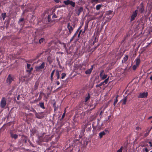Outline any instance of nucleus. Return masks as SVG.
<instances>
[{
  "label": "nucleus",
  "instance_id": "f257e3e1",
  "mask_svg": "<svg viewBox=\"0 0 152 152\" xmlns=\"http://www.w3.org/2000/svg\"><path fill=\"white\" fill-rule=\"evenodd\" d=\"M7 104L6 99L4 97H3L0 102V107L1 108H4Z\"/></svg>",
  "mask_w": 152,
  "mask_h": 152
},
{
  "label": "nucleus",
  "instance_id": "f03ea898",
  "mask_svg": "<svg viewBox=\"0 0 152 152\" xmlns=\"http://www.w3.org/2000/svg\"><path fill=\"white\" fill-rule=\"evenodd\" d=\"M45 66V63L43 62L39 66H36L35 67L36 70L37 71H39L41 70L44 68Z\"/></svg>",
  "mask_w": 152,
  "mask_h": 152
},
{
  "label": "nucleus",
  "instance_id": "7ed1b4c3",
  "mask_svg": "<svg viewBox=\"0 0 152 152\" xmlns=\"http://www.w3.org/2000/svg\"><path fill=\"white\" fill-rule=\"evenodd\" d=\"M67 28L69 30V34H70L73 31V29L74 28V26L73 27L70 24V23H68L67 25Z\"/></svg>",
  "mask_w": 152,
  "mask_h": 152
},
{
  "label": "nucleus",
  "instance_id": "20e7f679",
  "mask_svg": "<svg viewBox=\"0 0 152 152\" xmlns=\"http://www.w3.org/2000/svg\"><path fill=\"white\" fill-rule=\"evenodd\" d=\"M137 14V10H136L133 13L130 18V21H132L134 20Z\"/></svg>",
  "mask_w": 152,
  "mask_h": 152
},
{
  "label": "nucleus",
  "instance_id": "39448f33",
  "mask_svg": "<svg viewBox=\"0 0 152 152\" xmlns=\"http://www.w3.org/2000/svg\"><path fill=\"white\" fill-rule=\"evenodd\" d=\"M148 95L147 92L140 93L138 96L139 98H144L147 97Z\"/></svg>",
  "mask_w": 152,
  "mask_h": 152
},
{
  "label": "nucleus",
  "instance_id": "423d86ee",
  "mask_svg": "<svg viewBox=\"0 0 152 152\" xmlns=\"http://www.w3.org/2000/svg\"><path fill=\"white\" fill-rule=\"evenodd\" d=\"M13 80V76L9 75L7 78V82L9 84H10Z\"/></svg>",
  "mask_w": 152,
  "mask_h": 152
},
{
  "label": "nucleus",
  "instance_id": "0eeeda50",
  "mask_svg": "<svg viewBox=\"0 0 152 152\" xmlns=\"http://www.w3.org/2000/svg\"><path fill=\"white\" fill-rule=\"evenodd\" d=\"M93 65H92L91 68L88 69L85 72V74L86 75L90 74L93 70Z\"/></svg>",
  "mask_w": 152,
  "mask_h": 152
},
{
  "label": "nucleus",
  "instance_id": "6e6552de",
  "mask_svg": "<svg viewBox=\"0 0 152 152\" xmlns=\"http://www.w3.org/2000/svg\"><path fill=\"white\" fill-rule=\"evenodd\" d=\"M140 58L139 57H137L135 60V65L139 66L140 63Z\"/></svg>",
  "mask_w": 152,
  "mask_h": 152
},
{
  "label": "nucleus",
  "instance_id": "1a4fd4ad",
  "mask_svg": "<svg viewBox=\"0 0 152 152\" xmlns=\"http://www.w3.org/2000/svg\"><path fill=\"white\" fill-rule=\"evenodd\" d=\"M56 75L57 76V79L58 80L60 78V71L58 70L56 71Z\"/></svg>",
  "mask_w": 152,
  "mask_h": 152
},
{
  "label": "nucleus",
  "instance_id": "9d476101",
  "mask_svg": "<svg viewBox=\"0 0 152 152\" xmlns=\"http://www.w3.org/2000/svg\"><path fill=\"white\" fill-rule=\"evenodd\" d=\"M106 134V133L104 131H103L102 132L99 133V135L100 138H101L104 135Z\"/></svg>",
  "mask_w": 152,
  "mask_h": 152
},
{
  "label": "nucleus",
  "instance_id": "9b49d317",
  "mask_svg": "<svg viewBox=\"0 0 152 152\" xmlns=\"http://www.w3.org/2000/svg\"><path fill=\"white\" fill-rule=\"evenodd\" d=\"M31 64H27V67L28 69H29V70H28V71L30 72L33 69V68L32 67H31Z\"/></svg>",
  "mask_w": 152,
  "mask_h": 152
},
{
  "label": "nucleus",
  "instance_id": "f8f14e48",
  "mask_svg": "<svg viewBox=\"0 0 152 152\" xmlns=\"http://www.w3.org/2000/svg\"><path fill=\"white\" fill-rule=\"evenodd\" d=\"M11 137L12 138L16 139L18 138V135L16 134H14L12 133H11Z\"/></svg>",
  "mask_w": 152,
  "mask_h": 152
},
{
  "label": "nucleus",
  "instance_id": "ddd939ff",
  "mask_svg": "<svg viewBox=\"0 0 152 152\" xmlns=\"http://www.w3.org/2000/svg\"><path fill=\"white\" fill-rule=\"evenodd\" d=\"M83 11V8L82 7H80L78 10L77 13L78 15H79L80 12H82Z\"/></svg>",
  "mask_w": 152,
  "mask_h": 152
},
{
  "label": "nucleus",
  "instance_id": "4468645a",
  "mask_svg": "<svg viewBox=\"0 0 152 152\" xmlns=\"http://www.w3.org/2000/svg\"><path fill=\"white\" fill-rule=\"evenodd\" d=\"M55 69H54L50 75V79L51 81H53V76L55 72Z\"/></svg>",
  "mask_w": 152,
  "mask_h": 152
},
{
  "label": "nucleus",
  "instance_id": "2eb2a0df",
  "mask_svg": "<svg viewBox=\"0 0 152 152\" xmlns=\"http://www.w3.org/2000/svg\"><path fill=\"white\" fill-rule=\"evenodd\" d=\"M109 77H108L107 78L105 79L104 81L102 82L103 85H104L105 84H106L107 83L109 80Z\"/></svg>",
  "mask_w": 152,
  "mask_h": 152
},
{
  "label": "nucleus",
  "instance_id": "dca6fc26",
  "mask_svg": "<svg viewBox=\"0 0 152 152\" xmlns=\"http://www.w3.org/2000/svg\"><path fill=\"white\" fill-rule=\"evenodd\" d=\"M128 56H126L123 58L122 61V62H125L128 59Z\"/></svg>",
  "mask_w": 152,
  "mask_h": 152
},
{
  "label": "nucleus",
  "instance_id": "f3484780",
  "mask_svg": "<svg viewBox=\"0 0 152 152\" xmlns=\"http://www.w3.org/2000/svg\"><path fill=\"white\" fill-rule=\"evenodd\" d=\"M71 1L69 0H67L66 1H64L63 3L66 5L69 4Z\"/></svg>",
  "mask_w": 152,
  "mask_h": 152
},
{
  "label": "nucleus",
  "instance_id": "a211bd4d",
  "mask_svg": "<svg viewBox=\"0 0 152 152\" xmlns=\"http://www.w3.org/2000/svg\"><path fill=\"white\" fill-rule=\"evenodd\" d=\"M22 139L23 140V141L25 143H26L27 142V137L26 136H22Z\"/></svg>",
  "mask_w": 152,
  "mask_h": 152
},
{
  "label": "nucleus",
  "instance_id": "6ab92c4d",
  "mask_svg": "<svg viewBox=\"0 0 152 152\" xmlns=\"http://www.w3.org/2000/svg\"><path fill=\"white\" fill-rule=\"evenodd\" d=\"M102 4H99L97 5L96 6V9L97 10H99L101 7H102Z\"/></svg>",
  "mask_w": 152,
  "mask_h": 152
},
{
  "label": "nucleus",
  "instance_id": "aec40b11",
  "mask_svg": "<svg viewBox=\"0 0 152 152\" xmlns=\"http://www.w3.org/2000/svg\"><path fill=\"white\" fill-rule=\"evenodd\" d=\"M107 75L104 74L102 76V77H100V78L104 80L107 77Z\"/></svg>",
  "mask_w": 152,
  "mask_h": 152
},
{
  "label": "nucleus",
  "instance_id": "412c9836",
  "mask_svg": "<svg viewBox=\"0 0 152 152\" xmlns=\"http://www.w3.org/2000/svg\"><path fill=\"white\" fill-rule=\"evenodd\" d=\"M39 105L40 107L43 109H45V107L44 105V103L43 102H41L39 103Z\"/></svg>",
  "mask_w": 152,
  "mask_h": 152
},
{
  "label": "nucleus",
  "instance_id": "4be33fe9",
  "mask_svg": "<svg viewBox=\"0 0 152 152\" xmlns=\"http://www.w3.org/2000/svg\"><path fill=\"white\" fill-rule=\"evenodd\" d=\"M69 4H70L73 7H74L75 5V3L72 1H71Z\"/></svg>",
  "mask_w": 152,
  "mask_h": 152
},
{
  "label": "nucleus",
  "instance_id": "5701e85b",
  "mask_svg": "<svg viewBox=\"0 0 152 152\" xmlns=\"http://www.w3.org/2000/svg\"><path fill=\"white\" fill-rule=\"evenodd\" d=\"M2 16L3 18V20H4L6 17V14L5 13H3L2 14Z\"/></svg>",
  "mask_w": 152,
  "mask_h": 152
},
{
  "label": "nucleus",
  "instance_id": "b1692460",
  "mask_svg": "<svg viewBox=\"0 0 152 152\" xmlns=\"http://www.w3.org/2000/svg\"><path fill=\"white\" fill-rule=\"evenodd\" d=\"M139 11L141 13H143L144 11V8L143 6H142L139 9Z\"/></svg>",
  "mask_w": 152,
  "mask_h": 152
},
{
  "label": "nucleus",
  "instance_id": "393cba45",
  "mask_svg": "<svg viewBox=\"0 0 152 152\" xmlns=\"http://www.w3.org/2000/svg\"><path fill=\"white\" fill-rule=\"evenodd\" d=\"M112 12H113V11H111V10H109L106 12V14L107 15H110V14H111L112 13Z\"/></svg>",
  "mask_w": 152,
  "mask_h": 152
},
{
  "label": "nucleus",
  "instance_id": "a878e982",
  "mask_svg": "<svg viewBox=\"0 0 152 152\" xmlns=\"http://www.w3.org/2000/svg\"><path fill=\"white\" fill-rule=\"evenodd\" d=\"M126 102V97L124 98L123 100V104H125Z\"/></svg>",
  "mask_w": 152,
  "mask_h": 152
},
{
  "label": "nucleus",
  "instance_id": "bb28decb",
  "mask_svg": "<svg viewBox=\"0 0 152 152\" xmlns=\"http://www.w3.org/2000/svg\"><path fill=\"white\" fill-rule=\"evenodd\" d=\"M66 74L65 73H63L61 74V78L62 79H63L66 76Z\"/></svg>",
  "mask_w": 152,
  "mask_h": 152
},
{
  "label": "nucleus",
  "instance_id": "cd10ccee",
  "mask_svg": "<svg viewBox=\"0 0 152 152\" xmlns=\"http://www.w3.org/2000/svg\"><path fill=\"white\" fill-rule=\"evenodd\" d=\"M118 96V95L116 97V99L115 100V101L113 105L115 106L116 103L117 102L118 100L117 99Z\"/></svg>",
  "mask_w": 152,
  "mask_h": 152
},
{
  "label": "nucleus",
  "instance_id": "c85d7f7f",
  "mask_svg": "<svg viewBox=\"0 0 152 152\" xmlns=\"http://www.w3.org/2000/svg\"><path fill=\"white\" fill-rule=\"evenodd\" d=\"M90 96L89 94L88 95V96L86 97L85 98V102H87L90 98Z\"/></svg>",
  "mask_w": 152,
  "mask_h": 152
},
{
  "label": "nucleus",
  "instance_id": "c756f323",
  "mask_svg": "<svg viewBox=\"0 0 152 152\" xmlns=\"http://www.w3.org/2000/svg\"><path fill=\"white\" fill-rule=\"evenodd\" d=\"M138 66H137L136 65L134 64V65L132 67V69L133 70H135L138 67Z\"/></svg>",
  "mask_w": 152,
  "mask_h": 152
},
{
  "label": "nucleus",
  "instance_id": "7c9ffc66",
  "mask_svg": "<svg viewBox=\"0 0 152 152\" xmlns=\"http://www.w3.org/2000/svg\"><path fill=\"white\" fill-rule=\"evenodd\" d=\"M104 72V70H101L100 71V75H99V76H100V77H102V76L103 75H104V74H103Z\"/></svg>",
  "mask_w": 152,
  "mask_h": 152
},
{
  "label": "nucleus",
  "instance_id": "2f4dec72",
  "mask_svg": "<svg viewBox=\"0 0 152 152\" xmlns=\"http://www.w3.org/2000/svg\"><path fill=\"white\" fill-rule=\"evenodd\" d=\"M123 148V147L121 146L120 148L117 150L116 152H122V149Z\"/></svg>",
  "mask_w": 152,
  "mask_h": 152
},
{
  "label": "nucleus",
  "instance_id": "473e14b6",
  "mask_svg": "<svg viewBox=\"0 0 152 152\" xmlns=\"http://www.w3.org/2000/svg\"><path fill=\"white\" fill-rule=\"evenodd\" d=\"M44 40V39L43 38H41L39 40V43L41 44L43 42Z\"/></svg>",
  "mask_w": 152,
  "mask_h": 152
},
{
  "label": "nucleus",
  "instance_id": "72a5a7b5",
  "mask_svg": "<svg viewBox=\"0 0 152 152\" xmlns=\"http://www.w3.org/2000/svg\"><path fill=\"white\" fill-rule=\"evenodd\" d=\"M51 14L49 15H48V21L49 22H50L51 20Z\"/></svg>",
  "mask_w": 152,
  "mask_h": 152
},
{
  "label": "nucleus",
  "instance_id": "f704fd0d",
  "mask_svg": "<svg viewBox=\"0 0 152 152\" xmlns=\"http://www.w3.org/2000/svg\"><path fill=\"white\" fill-rule=\"evenodd\" d=\"M59 43L60 44H61L62 45H63V47H64V48L66 49V44L64 43H63V42H59Z\"/></svg>",
  "mask_w": 152,
  "mask_h": 152
},
{
  "label": "nucleus",
  "instance_id": "c9c22d12",
  "mask_svg": "<svg viewBox=\"0 0 152 152\" xmlns=\"http://www.w3.org/2000/svg\"><path fill=\"white\" fill-rule=\"evenodd\" d=\"M103 85L102 83V82L101 83L99 84H98L96 85V87H98L101 86L102 85Z\"/></svg>",
  "mask_w": 152,
  "mask_h": 152
},
{
  "label": "nucleus",
  "instance_id": "e433bc0d",
  "mask_svg": "<svg viewBox=\"0 0 152 152\" xmlns=\"http://www.w3.org/2000/svg\"><path fill=\"white\" fill-rule=\"evenodd\" d=\"M98 0H92V2H95L96 3H98Z\"/></svg>",
  "mask_w": 152,
  "mask_h": 152
},
{
  "label": "nucleus",
  "instance_id": "4c0bfd02",
  "mask_svg": "<svg viewBox=\"0 0 152 152\" xmlns=\"http://www.w3.org/2000/svg\"><path fill=\"white\" fill-rule=\"evenodd\" d=\"M57 18V16L55 14H54L52 16L53 18Z\"/></svg>",
  "mask_w": 152,
  "mask_h": 152
},
{
  "label": "nucleus",
  "instance_id": "58836bf2",
  "mask_svg": "<svg viewBox=\"0 0 152 152\" xmlns=\"http://www.w3.org/2000/svg\"><path fill=\"white\" fill-rule=\"evenodd\" d=\"M65 113H66V111H65H65H64V113H63V115L62 116V118H64L65 116Z\"/></svg>",
  "mask_w": 152,
  "mask_h": 152
},
{
  "label": "nucleus",
  "instance_id": "ea45409f",
  "mask_svg": "<svg viewBox=\"0 0 152 152\" xmlns=\"http://www.w3.org/2000/svg\"><path fill=\"white\" fill-rule=\"evenodd\" d=\"M104 1V0H98V3H100L103 2Z\"/></svg>",
  "mask_w": 152,
  "mask_h": 152
},
{
  "label": "nucleus",
  "instance_id": "a19ab883",
  "mask_svg": "<svg viewBox=\"0 0 152 152\" xmlns=\"http://www.w3.org/2000/svg\"><path fill=\"white\" fill-rule=\"evenodd\" d=\"M145 151V152H148L149 151V150L147 148H145L144 149Z\"/></svg>",
  "mask_w": 152,
  "mask_h": 152
},
{
  "label": "nucleus",
  "instance_id": "79ce46f5",
  "mask_svg": "<svg viewBox=\"0 0 152 152\" xmlns=\"http://www.w3.org/2000/svg\"><path fill=\"white\" fill-rule=\"evenodd\" d=\"M24 19L23 18H21L19 19V22H21L23 21Z\"/></svg>",
  "mask_w": 152,
  "mask_h": 152
},
{
  "label": "nucleus",
  "instance_id": "37998d69",
  "mask_svg": "<svg viewBox=\"0 0 152 152\" xmlns=\"http://www.w3.org/2000/svg\"><path fill=\"white\" fill-rule=\"evenodd\" d=\"M104 131L106 134V133H107L109 132V131H108V130L107 129H105V130H104Z\"/></svg>",
  "mask_w": 152,
  "mask_h": 152
},
{
  "label": "nucleus",
  "instance_id": "c03bdc74",
  "mask_svg": "<svg viewBox=\"0 0 152 152\" xmlns=\"http://www.w3.org/2000/svg\"><path fill=\"white\" fill-rule=\"evenodd\" d=\"M48 137V136L47 135H46L45 137L44 138H46V140L45 141L47 142L48 140V139H47Z\"/></svg>",
  "mask_w": 152,
  "mask_h": 152
},
{
  "label": "nucleus",
  "instance_id": "a18cd8bd",
  "mask_svg": "<svg viewBox=\"0 0 152 152\" xmlns=\"http://www.w3.org/2000/svg\"><path fill=\"white\" fill-rule=\"evenodd\" d=\"M30 145L32 147H34V146L32 144V143L31 142H29Z\"/></svg>",
  "mask_w": 152,
  "mask_h": 152
},
{
  "label": "nucleus",
  "instance_id": "49530a36",
  "mask_svg": "<svg viewBox=\"0 0 152 152\" xmlns=\"http://www.w3.org/2000/svg\"><path fill=\"white\" fill-rule=\"evenodd\" d=\"M55 2L56 3H58L60 1V0H55Z\"/></svg>",
  "mask_w": 152,
  "mask_h": 152
},
{
  "label": "nucleus",
  "instance_id": "de8ad7c7",
  "mask_svg": "<svg viewBox=\"0 0 152 152\" xmlns=\"http://www.w3.org/2000/svg\"><path fill=\"white\" fill-rule=\"evenodd\" d=\"M56 83L57 85H58L60 84V82L58 81H57L56 82Z\"/></svg>",
  "mask_w": 152,
  "mask_h": 152
},
{
  "label": "nucleus",
  "instance_id": "09e8293b",
  "mask_svg": "<svg viewBox=\"0 0 152 152\" xmlns=\"http://www.w3.org/2000/svg\"><path fill=\"white\" fill-rule=\"evenodd\" d=\"M87 27H88V26L87 25L86 26H85V30H86V29L87 28Z\"/></svg>",
  "mask_w": 152,
  "mask_h": 152
},
{
  "label": "nucleus",
  "instance_id": "8fccbe9b",
  "mask_svg": "<svg viewBox=\"0 0 152 152\" xmlns=\"http://www.w3.org/2000/svg\"><path fill=\"white\" fill-rule=\"evenodd\" d=\"M149 143L150 144L151 146H152V143H151V142H149Z\"/></svg>",
  "mask_w": 152,
  "mask_h": 152
},
{
  "label": "nucleus",
  "instance_id": "3c124183",
  "mask_svg": "<svg viewBox=\"0 0 152 152\" xmlns=\"http://www.w3.org/2000/svg\"><path fill=\"white\" fill-rule=\"evenodd\" d=\"M151 118H152V115L151 116L149 117L148 118V119H150Z\"/></svg>",
  "mask_w": 152,
  "mask_h": 152
},
{
  "label": "nucleus",
  "instance_id": "603ef678",
  "mask_svg": "<svg viewBox=\"0 0 152 152\" xmlns=\"http://www.w3.org/2000/svg\"><path fill=\"white\" fill-rule=\"evenodd\" d=\"M81 32V31H80L79 33V34L78 35V37H79V36H80V34Z\"/></svg>",
  "mask_w": 152,
  "mask_h": 152
},
{
  "label": "nucleus",
  "instance_id": "864d4df0",
  "mask_svg": "<svg viewBox=\"0 0 152 152\" xmlns=\"http://www.w3.org/2000/svg\"><path fill=\"white\" fill-rule=\"evenodd\" d=\"M73 38H74V37H72V38L71 39H70V41H72V40H73Z\"/></svg>",
  "mask_w": 152,
  "mask_h": 152
},
{
  "label": "nucleus",
  "instance_id": "5fc2aeb1",
  "mask_svg": "<svg viewBox=\"0 0 152 152\" xmlns=\"http://www.w3.org/2000/svg\"><path fill=\"white\" fill-rule=\"evenodd\" d=\"M19 96H20V95H18V97H17V99H18V100H19Z\"/></svg>",
  "mask_w": 152,
  "mask_h": 152
},
{
  "label": "nucleus",
  "instance_id": "6e6d98bb",
  "mask_svg": "<svg viewBox=\"0 0 152 152\" xmlns=\"http://www.w3.org/2000/svg\"><path fill=\"white\" fill-rule=\"evenodd\" d=\"M150 79L152 80V75L150 77Z\"/></svg>",
  "mask_w": 152,
  "mask_h": 152
},
{
  "label": "nucleus",
  "instance_id": "4d7b16f0",
  "mask_svg": "<svg viewBox=\"0 0 152 152\" xmlns=\"http://www.w3.org/2000/svg\"><path fill=\"white\" fill-rule=\"evenodd\" d=\"M103 113V111H101V112H100V115H101V113Z\"/></svg>",
  "mask_w": 152,
  "mask_h": 152
},
{
  "label": "nucleus",
  "instance_id": "13d9d810",
  "mask_svg": "<svg viewBox=\"0 0 152 152\" xmlns=\"http://www.w3.org/2000/svg\"><path fill=\"white\" fill-rule=\"evenodd\" d=\"M83 65H84V66H86V63H85V64H84L83 63Z\"/></svg>",
  "mask_w": 152,
  "mask_h": 152
},
{
  "label": "nucleus",
  "instance_id": "bf43d9fd",
  "mask_svg": "<svg viewBox=\"0 0 152 152\" xmlns=\"http://www.w3.org/2000/svg\"><path fill=\"white\" fill-rule=\"evenodd\" d=\"M76 33H75L74 35V36H73V37H74L76 35Z\"/></svg>",
  "mask_w": 152,
  "mask_h": 152
},
{
  "label": "nucleus",
  "instance_id": "052dcab7",
  "mask_svg": "<svg viewBox=\"0 0 152 152\" xmlns=\"http://www.w3.org/2000/svg\"><path fill=\"white\" fill-rule=\"evenodd\" d=\"M85 30H84L83 32V33H84L85 32Z\"/></svg>",
  "mask_w": 152,
  "mask_h": 152
},
{
  "label": "nucleus",
  "instance_id": "680f3d73",
  "mask_svg": "<svg viewBox=\"0 0 152 152\" xmlns=\"http://www.w3.org/2000/svg\"><path fill=\"white\" fill-rule=\"evenodd\" d=\"M85 128H86V126H87V125H85Z\"/></svg>",
  "mask_w": 152,
  "mask_h": 152
},
{
  "label": "nucleus",
  "instance_id": "e2e57ef3",
  "mask_svg": "<svg viewBox=\"0 0 152 152\" xmlns=\"http://www.w3.org/2000/svg\"><path fill=\"white\" fill-rule=\"evenodd\" d=\"M95 42H95V41H94V42H93V43H94H94Z\"/></svg>",
  "mask_w": 152,
  "mask_h": 152
},
{
  "label": "nucleus",
  "instance_id": "0e129e2a",
  "mask_svg": "<svg viewBox=\"0 0 152 152\" xmlns=\"http://www.w3.org/2000/svg\"><path fill=\"white\" fill-rule=\"evenodd\" d=\"M56 108H55V109L54 110V111H56Z\"/></svg>",
  "mask_w": 152,
  "mask_h": 152
},
{
  "label": "nucleus",
  "instance_id": "69168bd1",
  "mask_svg": "<svg viewBox=\"0 0 152 152\" xmlns=\"http://www.w3.org/2000/svg\"><path fill=\"white\" fill-rule=\"evenodd\" d=\"M56 59H57V60H58V58H57Z\"/></svg>",
  "mask_w": 152,
  "mask_h": 152
},
{
  "label": "nucleus",
  "instance_id": "338daca9",
  "mask_svg": "<svg viewBox=\"0 0 152 152\" xmlns=\"http://www.w3.org/2000/svg\"><path fill=\"white\" fill-rule=\"evenodd\" d=\"M150 152H152V150L151 151H150Z\"/></svg>",
  "mask_w": 152,
  "mask_h": 152
},
{
  "label": "nucleus",
  "instance_id": "774afa93",
  "mask_svg": "<svg viewBox=\"0 0 152 152\" xmlns=\"http://www.w3.org/2000/svg\"><path fill=\"white\" fill-rule=\"evenodd\" d=\"M61 53L62 54V53Z\"/></svg>",
  "mask_w": 152,
  "mask_h": 152
}]
</instances>
